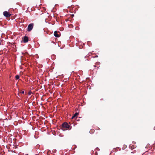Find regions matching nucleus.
<instances>
[{"mask_svg": "<svg viewBox=\"0 0 155 155\" xmlns=\"http://www.w3.org/2000/svg\"><path fill=\"white\" fill-rule=\"evenodd\" d=\"M23 41L25 43L28 42V37L25 36L23 38Z\"/></svg>", "mask_w": 155, "mask_h": 155, "instance_id": "nucleus-4", "label": "nucleus"}, {"mask_svg": "<svg viewBox=\"0 0 155 155\" xmlns=\"http://www.w3.org/2000/svg\"><path fill=\"white\" fill-rule=\"evenodd\" d=\"M3 15L6 17H9L11 15V14L6 11H5L3 12Z\"/></svg>", "mask_w": 155, "mask_h": 155, "instance_id": "nucleus-3", "label": "nucleus"}, {"mask_svg": "<svg viewBox=\"0 0 155 155\" xmlns=\"http://www.w3.org/2000/svg\"><path fill=\"white\" fill-rule=\"evenodd\" d=\"M78 115V113L76 112L75 113L74 115L72 116V119H74L76 118V117Z\"/></svg>", "mask_w": 155, "mask_h": 155, "instance_id": "nucleus-5", "label": "nucleus"}, {"mask_svg": "<svg viewBox=\"0 0 155 155\" xmlns=\"http://www.w3.org/2000/svg\"><path fill=\"white\" fill-rule=\"evenodd\" d=\"M94 132V129H92L90 131V133L91 134H92Z\"/></svg>", "mask_w": 155, "mask_h": 155, "instance_id": "nucleus-7", "label": "nucleus"}, {"mask_svg": "<svg viewBox=\"0 0 155 155\" xmlns=\"http://www.w3.org/2000/svg\"><path fill=\"white\" fill-rule=\"evenodd\" d=\"M15 78L16 80L18 79L19 78V76L18 75H16Z\"/></svg>", "mask_w": 155, "mask_h": 155, "instance_id": "nucleus-8", "label": "nucleus"}, {"mask_svg": "<svg viewBox=\"0 0 155 155\" xmlns=\"http://www.w3.org/2000/svg\"><path fill=\"white\" fill-rule=\"evenodd\" d=\"M54 35L56 37H59L60 36L58 34V32L57 31H55L54 32Z\"/></svg>", "mask_w": 155, "mask_h": 155, "instance_id": "nucleus-6", "label": "nucleus"}, {"mask_svg": "<svg viewBox=\"0 0 155 155\" xmlns=\"http://www.w3.org/2000/svg\"><path fill=\"white\" fill-rule=\"evenodd\" d=\"M71 127L70 126L67 122H64L61 125V129L64 130H70Z\"/></svg>", "mask_w": 155, "mask_h": 155, "instance_id": "nucleus-1", "label": "nucleus"}, {"mask_svg": "<svg viewBox=\"0 0 155 155\" xmlns=\"http://www.w3.org/2000/svg\"><path fill=\"white\" fill-rule=\"evenodd\" d=\"M32 93V92L31 91H30L28 93V94L29 95H30Z\"/></svg>", "mask_w": 155, "mask_h": 155, "instance_id": "nucleus-9", "label": "nucleus"}, {"mask_svg": "<svg viewBox=\"0 0 155 155\" xmlns=\"http://www.w3.org/2000/svg\"><path fill=\"white\" fill-rule=\"evenodd\" d=\"M34 24L33 23L29 24L28 26L27 30L28 31H31L33 27Z\"/></svg>", "mask_w": 155, "mask_h": 155, "instance_id": "nucleus-2", "label": "nucleus"}, {"mask_svg": "<svg viewBox=\"0 0 155 155\" xmlns=\"http://www.w3.org/2000/svg\"><path fill=\"white\" fill-rule=\"evenodd\" d=\"M72 16H74V15H72Z\"/></svg>", "mask_w": 155, "mask_h": 155, "instance_id": "nucleus-12", "label": "nucleus"}, {"mask_svg": "<svg viewBox=\"0 0 155 155\" xmlns=\"http://www.w3.org/2000/svg\"><path fill=\"white\" fill-rule=\"evenodd\" d=\"M20 93L22 94H24V91H22L20 92Z\"/></svg>", "mask_w": 155, "mask_h": 155, "instance_id": "nucleus-10", "label": "nucleus"}, {"mask_svg": "<svg viewBox=\"0 0 155 155\" xmlns=\"http://www.w3.org/2000/svg\"><path fill=\"white\" fill-rule=\"evenodd\" d=\"M19 93H18V95H19Z\"/></svg>", "mask_w": 155, "mask_h": 155, "instance_id": "nucleus-13", "label": "nucleus"}, {"mask_svg": "<svg viewBox=\"0 0 155 155\" xmlns=\"http://www.w3.org/2000/svg\"><path fill=\"white\" fill-rule=\"evenodd\" d=\"M153 129L154 130H155V126L154 127Z\"/></svg>", "mask_w": 155, "mask_h": 155, "instance_id": "nucleus-11", "label": "nucleus"}]
</instances>
